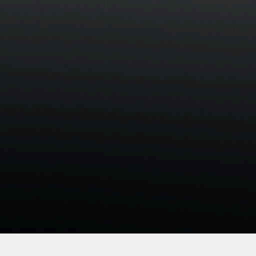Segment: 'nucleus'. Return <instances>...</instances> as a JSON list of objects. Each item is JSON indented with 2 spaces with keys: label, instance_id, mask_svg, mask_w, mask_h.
I'll list each match as a JSON object with an SVG mask.
<instances>
[{
  "label": "nucleus",
  "instance_id": "f257e3e1",
  "mask_svg": "<svg viewBox=\"0 0 256 256\" xmlns=\"http://www.w3.org/2000/svg\"><path fill=\"white\" fill-rule=\"evenodd\" d=\"M73 162L76 164H82L84 162V154H82L76 160H73Z\"/></svg>",
  "mask_w": 256,
  "mask_h": 256
},
{
  "label": "nucleus",
  "instance_id": "39448f33",
  "mask_svg": "<svg viewBox=\"0 0 256 256\" xmlns=\"http://www.w3.org/2000/svg\"><path fill=\"white\" fill-rule=\"evenodd\" d=\"M96 46H99V44H96Z\"/></svg>",
  "mask_w": 256,
  "mask_h": 256
},
{
  "label": "nucleus",
  "instance_id": "f03ea898",
  "mask_svg": "<svg viewBox=\"0 0 256 256\" xmlns=\"http://www.w3.org/2000/svg\"><path fill=\"white\" fill-rule=\"evenodd\" d=\"M78 192L82 194L84 193V188L82 187L78 188Z\"/></svg>",
  "mask_w": 256,
  "mask_h": 256
},
{
  "label": "nucleus",
  "instance_id": "7ed1b4c3",
  "mask_svg": "<svg viewBox=\"0 0 256 256\" xmlns=\"http://www.w3.org/2000/svg\"><path fill=\"white\" fill-rule=\"evenodd\" d=\"M96 10H99V8H96Z\"/></svg>",
  "mask_w": 256,
  "mask_h": 256
},
{
  "label": "nucleus",
  "instance_id": "20e7f679",
  "mask_svg": "<svg viewBox=\"0 0 256 256\" xmlns=\"http://www.w3.org/2000/svg\"><path fill=\"white\" fill-rule=\"evenodd\" d=\"M96 30H99V28H96Z\"/></svg>",
  "mask_w": 256,
  "mask_h": 256
}]
</instances>
